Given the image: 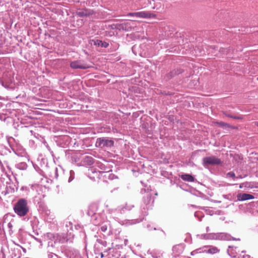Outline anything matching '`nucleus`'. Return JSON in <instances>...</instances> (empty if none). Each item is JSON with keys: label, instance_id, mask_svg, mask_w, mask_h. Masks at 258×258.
<instances>
[{"label": "nucleus", "instance_id": "nucleus-32", "mask_svg": "<svg viewBox=\"0 0 258 258\" xmlns=\"http://www.w3.org/2000/svg\"><path fill=\"white\" fill-rule=\"evenodd\" d=\"M8 226H9V227H11L12 226L11 224V223H9Z\"/></svg>", "mask_w": 258, "mask_h": 258}, {"label": "nucleus", "instance_id": "nucleus-22", "mask_svg": "<svg viewBox=\"0 0 258 258\" xmlns=\"http://www.w3.org/2000/svg\"><path fill=\"white\" fill-rule=\"evenodd\" d=\"M17 167L21 170H25L27 168V164L25 163H20L17 165Z\"/></svg>", "mask_w": 258, "mask_h": 258}, {"label": "nucleus", "instance_id": "nucleus-1", "mask_svg": "<svg viewBox=\"0 0 258 258\" xmlns=\"http://www.w3.org/2000/svg\"><path fill=\"white\" fill-rule=\"evenodd\" d=\"M14 210L19 216H25L29 211L27 201L24 199H20L15 204Z\"/></svg>", "mask_w": 258, "mask_h": 258}, {"label": "nucleus", "instance_id": "nucleus-27", "mask_svg": "<svg viewBox=\"0 0 258 258\" xmlns=\"http://www.w3.org/2000/svg\"><path fill=\"white\" fill-rule=\"evenodd\" d=\"M54 177L56 179H57L58 178V169L57 168H55V170H54Z\"/></svg>", "mask_w": 258, "mask_h": 258}, {"label": "nucleus", "instance_id": "nucleus-30", "mask_svg": "<svg viewBox=\"0 0 258 258\" xmlns=\"http://www.w3.org/2000/svg\"><path fill=\"white\" fill-rule=\"evenodd\" d=\"M209 231H210V228H209V226H208V227H206V231L207 232H209Z\"/></svg>", "mask_w": 258, "mask_h": 258}, {"label": "nucleus", "instance_id": "nucleus-31", "mask_svg": "<svg viewBox=\"0 0 258 258\" xmlns=\"http://www.w3.org/2000/svg\"><path fill=\"white\" fill-rule=\"evenodd\" d=\"M111 174H110V173H109V175H108V177H109V178H112L110 177V176H111Z\"/></svg>", "mask_w": 258, "mask_h": 258}, {"label": "nucleus", "instance_id": "nucleus-13", "mask_svg": "<svg viewBox=\"0 0 258 258\" xmlns=\"http://www.w3.org/2000/svg\"><path fill=\"white\" fill-rule=\"evenodd\" d=\"M106 208L107 212L114 218L117 216L119 213L120 214V207H118L117 209H112L108 208V206H106Z\"/></svg>", "mask_w": 258, "mask_h": 258}, {"label": "nucleus", "instance_id": "nucleus-34", "mask_svg": "<svg viewBox=\"0 0 258 258\" xmlns=\"http://www.w3.org/2000/svg\"><path fill=\"white\" fill-rule=\"evenodd\" d=\"M37 240L38 241L40 242V243H41V241H40V239H37Z\"/></svg>", "mask_w": 258, "mask_h": 258}, {"label": "nucleus", "instance_id": "nucleus-19", "mask_svg": "<svg viewBox=\"0 0 258 258\" xmlns=\"http://www.w3.org/2000/svg\"><path fill=\"white\" fill-rule=\"evenodd\" d=\"M134 205L131 204H126L125 206L120 207V214L124 212L125 210H131L134 207Z\"/></svg>", "mask_w": 258, "mask_h": 258}, {"label": "nucleus", "instance_id": "nucleus-14", "mask_svg": "<svg viewBox=\"0 0 258 258\" xmlns=\"http://www.w3.org/2000/svg\"><path fill=\"white\" fill-rule=\"evenodd\" d=\"M92 44H93L94 45L100 46L103 48H107L109 45V44L107 42L102 41L99 39L92 40Z\"/></svg>", "mask_w": 258, "mask_h": 258}, {"label": "nucleus", "instance_id": "nucleus-15", "mask_svg": "<svg viewBox=\"0 0 258 258\" xmlns=\"http://www.w3.org/2000/svg\"><path fill=\"white\" fill-rule=\"evenodd\" d=\"M57 244L63 243L67 241L68 239L64 234H56Z\"/></svg>", "mask_w": 258, "mask_h": 258}, {"label": "nucleus", "instance_id": "nucleus-3", "mask_svg": "<svg viewBox=\"0 0 258 258\" xmlns=\"http://www.w3.org/2000/svg\"><path fill=\"white\" fill-rule=\"evenodd\" d=\"M44 240L47 243L48 248H54L57 244L56 234L47 233L44 235Z\"/></svg>", "mask_w": 258, "mask_h": 258}, {"label": "nucleus", "instance_id": "nucleus-6", "mask_svg": "<svg viewBox=\"0 0 258 258\" xmlns=\"http://www.w3.org/2000/svg\"><path fill=\"white\" fill-rule=\"evenodd\" d=\"M151 191V189H149V188L147 190L142 189L141 190V192L142 194H143V191H144L145 193L146 192V196L144 197V203L146 206L147 209L151 208L154 202V200L152 198Z\"/></svg>", "mask_w": 258, "mask_h": 258}, {"label": "nucleus", "instance_id": "nucleus-20", "mask_svg": "<svg viewBox=\"0 0 258 258\" xmlns=\"http://www.w3.org/2000/svg\"><path fill=\"white\" fill-rule=\"evenodd\" d=\"M77 15L80 17L88 16L90 15L86 10H82L77 13Z\"/></svg>", "mask_w": 258, "mask_h": 258}, {"label": "nucleus", "instance_id": "nucleus-17", "mask_svg": "<svg viewBox=\"0 0 258 258\" xmlns=\"http://www.w3.org/2000/svg\"><path fill=\"white\" fill-rule=\"evenodd\" d=\"M181 178L186 181L192 182L194 181V178L192 176L188 174H184L181 175Z\"/></svg>", "mask_w": 258, "mask_h": 258}, {"label": "nucleus", "instance_id": "nucleus-16", "mask_svg": "<svg viewBox=\"0 0 258 258\" xmlns=\"http://www.w3.org/2000/svg\"><path fill=\"white\" fill-rule=\"evenodd\" d=\"M204 251L211 254H215L219 252V250L215 246L205 247Z\"/></svg>", "mask_w": 258, "mask_h": 258}, {"label": "nucleus", "instance_id": "nucleus-18", "mask_svg": "<svg viewBox=\"0 0 258 258\" xmlns=\"http://www.w3.org/2000/svg\"><path fill=\"white\" fill-rule=\"evenodd\" d=\"M83 160H84V163L86 165H91L93 164L94 163L93 158L92 157L89 156H86L84 158Z\"/></svg>", "mask_w": 258, "mask_h": 258}, {"label": "nucleus", "instance_id": "nucleus-26", "mask_svg": "<svg viewBox=\"0 0 258 258\" xmlns=\"http://www.w3.org/2000/svg\"><path fill=\"white\" fill-rule=\"evenodd\" d=\"M100 228L102 231L105 232L107 229V226L106 225H102Z\"/></svg>", "mask_w": 258, "mask_h": 258}, {"label": "nucleus", "instance_id": "nucleus-35", "mask_svg": "<svg viewBox=\"0 0 258 258\" xmlns=\"http://www.w3.org/2000/svg\"><path fill=\"white\" fill-rule=\"evenodd\" d=\"M144 213H145V214H144V215H147V212H146V211H145V212H144Z\"/></svg>", "mask_w": 258, "mask_h": 258}, {"label": "nucleus", "instance_id": "nucleus-10", "mask_svg": "<svg viewBox=\"0 0 258 258\" xmlns=\"http://www.w3.org/2000/svg\"><path fill=\"white\" fill-rule=\"evenodd\" d=\"M184 249V247L182 244H177L174 246L172 248L173 255L174 256L176 257L181 254Z\"/></svg>", "mask_w": 258, "mask_h": 258}, {"label": "nucleus", "instance_id": "nucleus-28", "mask_svg": "<svg viewBox=\"0 0 258 258\" xmlns=\"http://www.w3.org/2000/svg\"><path fill=\"white\" fill-rule=\"evenodd\" d=\"M243 258H251V257L248 254H245L243 255Z\"/></svg>", "mask_w": 258, "mask_h": 258}, {"label": "nucleus", "instance_id": "nucleus-2", "mask_svg": "<svg viewBox=\"0 0 258 258\" xmlns=\"http://www.w3.org/2000/svg\"><path fill=\"white\" fill-rule=\"evenodd\" d=\"M203 239L218 240H230L231 236L226 233H209L201 235Z\"/></svg>", "mask_w": 258, "mask_h": 258}, {"label": "nucleus", "instance_id": "nucleus-8", "mask_svg": "<svg viewBox=\"0 0 258 258\" xmlns=\"http://www.w3.org/2000/svg\"><path fill=\"white\" fill-rule=\"evenodd\" d=\"M97 167L101 170V171H96L94 167H91L88 170V174H90V173L96 174L97 176H99L100 174L106 173L107 171L106 170V168L104 165L101 163H98Z\"/></svg>", "mask_w": 258, "mask_h": 258}, {"label": "nucleus", "instance_id": "nucleus-24", "mask_svg": "<svg viewBox=\"0 0 258 258\" xmlns=\"http://www.w3.org/2000/svg\"><path fill=\"white\" fill-rule=\"evenodd\" d=\"M48 258H58V257L56 254L53 252H49L48 254Z\"/></svg>", "mask_w": 258, "mask_h": 258}, {"label": "nucleus", "instance_id": "nucleus-7", "mask_svg": "<svg viewBox=\"0 0 258 258\" xmlns=\"http://www.w3.org/2000/svg\"><path fill=\"white\" fill-rule=\"evenodd\" d=\"M127 16L145 19L151 18L155 17V15L154 14L146 11L130 13L127 14Z\"/></svg>", "mask_w": 258, "mask_h": 258}, {"label": "nucleus", "instance_id": "nucleus-38", "mask_svg": "<svg viewBox=\"0 0 258 258\" xmlns=\"http://www.w3.org/2000/svg\"><path fill=\"white\" fill-rule=\"evenodd\" d=\"M234 118H239V117H234Z\"/></svg>", "mask_w": 258, "mask_h": 258}, {"label": "nucleus", "instance_id": "nucleus-21", "mask_svg": "<svg viewBox=\"0 0 258 258\" xmlns=\"http://www.w3.org/2000/svg\"><path fill=\"white\" fill-rule=\"evenodd\" d=\"M75 172L73 170H70L69 173V177L68 182H71L75 178Z\"/></svg>", "mask_w": 258, "mask_h": 258}, {"label": "nucleus", "instance_id": "nucleus-12", "mask_svg": "<svg viewBox=\"0 0 258 258\" xmlns=\"http://www.w3.org/2000/svg\"><path fill=\"white\" fill-rule=\"evenodd\" d=\"M237 198V200L239 201H244L254 199V197L252 195L246 193L238 194Z\"/></svg>", "mask_w": 258, "mask_h": 258}, {"label": "nucleus", "instance_id": "nucleus-37", "mask_svg": "<svg viewBox=\"0 0 258 258\" xmlns=\"http://www.w3.org/2000/svg\"><path fill=\"white\" fill-rule=\"evenodd\" d=\"M121 258H126V256H123Z\"/></svg>", "mask_w": 258, "mask_h": 258}, {"label": "nucleus", "instance_id": "nucleus-9", "mask_svg": "<svg viewBox=\"0 0 258 258\" xmlns=\"http://www.w3.org/2000/svg\"><path fill=\"white\" fill-rule=\"evenodd\" d=\"M70 66L74 69H86L89 68V65L82 60L73 61L71 63Z\"/></svg>", "mask_w": 258, "mask_h": 258}, {"label": "nucleus", "instance_id": "nucleus-23", "mask_svg": "<svg viewBox=\"0 0 258 258\" xmlns=\"http://www.w3.org/2000/svg\"><path fill=\"white\" fill-rule=\"evenodd\" d=\"M122 29H124L126 31H129L131 29L130 27H127V26H130V23L128 22H127L124 24H122Z\"/></svg>", "mask_w": 258, "mask_h": 258}, {"label": "nucleus", "instance_id": "nucleus-4", "mask_svg": "<svg viewBox=\"0 0 258 258\" xmlns=\"http://www.w3.org/2000/svg\"><path fill=\"white\" fill-rule=\"evenodd\" d=\"M114 145V141L107 138H99L97 139L96 146L101 148H110Z\"/></svg>", "mask_w": 258, "mask_h": 258}, {"label": "nucleus", "instance_id": "nucleus-11", "mask_svg": "<svg viewBox=\"0 0 258 258\" xmlns=\"http://www.w3.org/2000/svg\"><path fill=\"white\" fill-rule=\"evenodd\" d=\"M45 220L46 221L50 223H55L56 222L55 220V216L54 213L51 212L49 210H47L45 212Z\"/></svg>", "mask_w": 258, "mask_h": 258}, {"label": "nucleus", "instance_id": "nucleus-5", "mask_svg": "<svg viewBox=\"0 0 258 258\" xmlns=\"http://www.w3.org/2000/svg\"><path fill=\"white\" fill-rule=\"evenodd\" d=\"M221 163V161L215 156L206 157L203 159V165L205 167L219 165Z\"/></svg>", "mask_w": 258, "mask_h": 258}, {"label": "nucleus", "instance_id": "nucleus-36", "mask_svg": "<svg viewBox=\"0 0 258 258\" xmlns=\"http://www.w3.org/2000/svg\"><path fill=\"white\" fill-rule=\"evenodd\" d=\"M194 252H195V251H192V252H191V255H193V254H194Z\"/></svg>", "mask_w": 258, "mask_h": 258}, {"label": "nucleus", "instance_id": "nucleus-33", "mask_svg": "<svg viewBox=\"0 0 258 258\" xmlns=\"http://www.w3.org/2000/svg\"><path fill=\"white\" fill-rule=\"evenodd\" d=\"M255 124H256L257 126H258V121H256V122H255Z\"/></svg>", "mask_w": 258, "mask_h": 258}, {"label": "nucleus", "instance_id": "nucleus-25", "mask_svg": "<svg viewBox=\"0 0 258 258\" xmlns=\"http://www.w3.org/2000/svg\"><path fill=\"white\" fill-rule=\"evenodd\" d=\"M227 176L229 177L234 178L235 176V173L233 172H229L227 173Z\"/></svg>", "mask_w": 258, "mask_h": 258}, {"label": "nucleus", "instance_id": "nucleus-29", "mask_svg": "<svg viewBox=\"0 0 258 258\" xmlns=\"http://www.w3.org/2000/svg\"><path fill=\"white\" fill-rule=\"evenodd\" d=\"M34 187H35V188H36V189L40 188V187L39 185H35L34 186Z\"/></svg>", "mask_w": 258, "mask_h": 258}]
</instances>
